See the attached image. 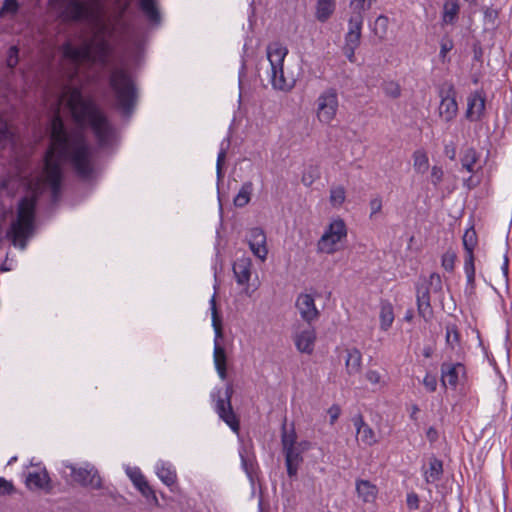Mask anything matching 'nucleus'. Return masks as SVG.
Segmentation results:
<instances>
[{"label":"nucleus","instance_id":"1","mask_svg":"<svg viewBox=\"0 0 512 512\" xmlns=\"http://www.w3.org/2000/svg\"><path fill=\"white\" fill-rule=\"evenodd\" d=\"M62 161H69L77 175L88 179L93 173L91 149L84 135L77 130L67 131L62 118L51 120L50 145L45 154L44 177L56 200L61 191Z\"/></svg>","mask_w":512,"mask_h":512},{"label":"nucleus","instance_id":"2","mask_svg":"<svg viewBox=\"0 0 512 512\" xmlns=\"http://www.w3.org/2000/svg\"><path fill=\"white\" fill-rule=\"evenodd\" d=\"M67 105L77 124H89L100 146H107L114 135V128L106 115L91 100L84 99L81 91L73 88Z\"/></svg>","mask_w":512,"mask_h":512},{"label":"nucleus","instance_id":"3","mask_svg":"<svg viewBox=\"0 0 512 512\" xmlns=\"http://www.w3.org/2000/svg\"><path fill=\"white\" fill-rule=\"evenodd\" d=\"M116 107L125 116H130L138 102V88L130 71L125 67H114L108 78Z\"/></svg>","mask_w":512,"mask_h":512},{"label":"nucleus","instance_id":"4","mask_svg":"<svg viewBox=\"0 0 512 512\" xmlns=\"http://www.w3.org/2000/svg\"><path fill=\"white\" fill-rule=\"evenodd\" d=\"M36 200L33 197H24L20 200L17 216L12 221L6 237L12 245L21 250L26 249L29 239L35 232Z\"/></svg>","mask_w":512,"mask_h":512},{"label":"nucleus","instance_id":"5","mask_svg":"<svg viewBox=\"0 0 512 512\" xmlns=\"http://www.w3.org/2000/svg\"><path fill=\"white\" fill-rule=\"evenodd\" d=\"M267 59L271 66L270 80L275 89L289 91L294 86L292 79L284 76L283 64L288 53V49L280 42H272L266 49Z\"/></svg>","mask_w":512,"mask_h":512},{"label":"nucleus","instance_id":"6","mask_svg":"<svg viewBox=\"0 0 512 512\" xmlns=\"http://www.w3.org/2000/svg\"><path fill=\"white\" fill-rule=\"evenodd\" d=\"M61 17L69 22H95L101 14L100 2L88 3L82 0H61Z\"/></svg>","mask_w":512,"mask_h":512},{"label":"nucleus","instance_id":"7","mask_svg":"<svg viewBox=\"0 0 512 512\" xmlns=\"http://www.w3.org/2000/svg\"><path fill=\"white\" fill-rule=\"evenodd\" d=\"M348 229L342 218L333 219L317 241V252L332 255L343 248Z\"/></svg>","mask_w":512,"mask_h":512},{"label":"nucleus","instance_id":"8","mask_svg":"<svg viewBox=\"0 0 512 512\" xmlns=\"http://www.w3.org/2000/svg\"><path fill=\"white\" fill-rule=\"evenodd\" d=\"M315 107L317 120L324 125H330L339 110L337 90L333 87L323 90L315 101Z\"/></svg>","mask_w":512,"mask_h":512},{"label":"nucleus","instance_id":"9","mask_svg":"<svg viewBox=\"0 0 512 512\" xmlns=\"http://www.w3.org/2000/svg\"><path fill=\"white\" fill-rule=\"evenodd\" d=\"M210 304L212 311V326L215 331L213 359L219 377L222 380H225L227 378V356L224 347L218 342V339L223 338V329L221 318L216 307L215 296L211 298Z\"/></svg>","mask_w":512,"mask_h":512},{"label":"nucleus","instance_id":"10","mask_svg":"<svg viewBox=\"0 0 512 512\" xmlns=\"http://www.w3.org/2000/svg\"><path fill=\"white\" fill-rule=\"evenodd\" d=\"M440 103L438 116L445 122H452L458 115L457 91L452 83H444L438 88Z\"/></svg>","mask_w":512,"mask_h":512},{"label":"nucleus","instance_id":"11","mask_svg":"<svg viewBox=\"0 0 512 512\" xmlns=\"http://www.w3.org/2000/svg\"><path fill=\"white\" fill-rule=\"evenodd\" d=\"M66 467L70 470L72 480L80 486L93 490L103 488V479L94 465L85 463L83 466L78 467L69 464Z\"/></svg>","mask_w":512,"mask_h":512},{"label":"nucleus","instance_id":"12","mask_svg":"<svg viewBox=\"0 0 512 512\" xmlns=\"http://www.w3.org/2000/svg\"><path fill=\"white\" fill-rule=\"evenodd\" d=\"M363 16H350L348 22V31L345 34V42L342 47L343 54L350 63H355V51L359 47L362 35Z\"/></svg>","mask_w":512,"mask_h":512},{"label":"nucleus","instance_id":"13","mask_svg":"<svg viewBox=\"0 0 512 512\" xmlns=\"http://www.w3.org/2000/svg\"><path fill=\"white\" fill-rule=\"evenodd\" d=\"M464 247V271L467 278V284L471 289L475 286V264H474V248L477 246V233L473 226L468 228L462 238Z\"/></svg>","mask_w":512,"mask_h":512},{"label":"nucleus","instance_id":"14","mask_svg":"<svg viewBox=\"0 0 512 512\" xmlns=\"http://www.w3.org/2000/svg\"><path fill=\"white\" fill-rule=\"evenodd\" d=\"M233 393V386L228 384L225 388V397L217 400L215 408L218 416L232 429V431L238 433L240 423L231 405Z\"/></svg>","mask_w":512,"mask_h":512},{"label":"nucleus","instance_id":"15","mask_svg":"<svg viewBox=\"0 0 512 512\" xmlns=\"http://www.w3.org/2000/svg\"><path fill=\"white\" fill-rule=\"evenodd\" d=\"M486 114V93L483 89L471 92L467 97L465 118L470 122L481 121Z\"/></svg>","mask_w":512,"mask_h":512},{"label":"nucleus","instance_id":"16","mask_svg":"<svg viewBox=\"0 0 512 512\" xmlns=\"http://www.w3.org/2000/svg\"><path fill=\"white\" fill-rule=\"evenodd\" d=\"M91 45L92 56L89 62L98 63L106 66L109 63L113 53V47L110 42L103 36L95 35L92 39L86 41Z\"/></svg>","mask_w":512,"mask_h":512},{"label":"nucleus","instance_id":"17","mask_svg":"<svg viewBox=\"0 0 512 512\" xmlns=\"http://www.w3.org/2000/svg\"><path fill=\"white\" fill-rule=\"evenodd\" d=\"M466 380V368L462 363H442L441 382L444 386L456 389L457 385Z\"/></svg>","mask_w":512,"mask_h":512},{"label":"nucleus","instance_id":"18","mask_svg":"<svg viewBox=\"0 0 512 512\" xmlns=\"http://www.w3.org/2000/svg\"><path fill=\"white\" fill-rule=\"evenodd\" d=\"M91 48V45L86 41L79 47L74 46L70 42H65L61 47V51L64 58L78 66L83 62H89L92 56Z\"/></svg>","mask_w":512,"mask_h":512},{"label":"nucleus","instance_id":"19","mask_svg":"<svg viewBox=\"0 0 512 512\" xmlns=\"http://www.w3.org/2000/svg\"><path fill=\"white\" fill-rule=\"evenodd\" d=\"M247 241L252 253L261 261H264L268 255L264 230L259 227L251 228L247 234Z\"/></svg>","mask_w":512,"mask_h":512},{"label":"nucleus","instance_id":"20","mask_svg":"<svg viewBox=\"0 0 512 512\" xmlns=\"http://www.w3.org/2000/svg\"><path fill=\"white\" fill-rule=\"evenodd\" d=\"M295 306L301 318L308 324L319 318L320 312L316 308L315 300L312 295L307 293L299 294Z\"/></svg>","mask_w":512,"mask_h":512},{"label":"nucleus","instance_id":"21","mask_svg":"<svg viewBox=\"0 0 512 512\" xmlns=\"http://www.w3.org/2000/svg\"><path fill=\"white\" fill-rule=\"evenodd\" d=\"M127 474L132 481L133 485L137 490L145 497L148 501L152 502L155 506H159V500L155 494V491L150 486L146 477L138 468L129 469Z\"/></svg>","mask_w":512,"mask_h":512},{"label":"nucleus","instance_id":"22","mask_svg":"<svg viewBox=\"0 0 512 512\" xmlns=\"http://www.w3.org/2000/svg\"><path fill=\"white\" fill-rule=\"evenodd\" d=\"M417 311L420 317L426 322L433 318V309L430 302V291L428 286H418L416 291Z\"/></svg>","mask_w":512,"mask_h":512},{"label":"nucleus","instance_id":"23","mask_svg":"<svg viewBox=\"0 0 512 512\" xmlns=\"http://www.w3.org/2000/svg\"><path fill=\"white\" fill-rule=\"evenodd\" d=\"M51 479L46 468H41L39 471L29 472L25 479V484L28 489H39L49 491L51 489Z\"/></svg>","mask_w":512,"mask_h":512},{"label":"nucleus","instance_id":"24","mask_svg":"<svg viewBox=\"0 0 512 512\" xmlns=\"http://www.w3.org/2000/svg\"><path fill=\"white\" fill-rule=\"evenodd\" d=\"M315 341L316 331L312 327L302 330L295 336V346L302 353L311 354L314 350Z\"/></svg>","mask_w":512,"mask_h":512},{"label":"nucleus","instance_id":"25","mask_svg":"<svg viewBox=\"0 0 512 512\" xmlns=\"http://www.w3.org/2000/svg\"><path fill=\"white\" fill-rule=\"evenodd\" d=\"M353 423L356 427L357 436L363 444L373 446L378 442L375 432L368 424L365 423L362 415L354 417Z\"/></svg>","mask_w":512,"mask_h":512},{"label":"nucleus","instance_id":"26","mask_svg":"<svg viewBox=\"0 0 512 512\" xmlns=\"http://www.w3.org/2000/svg\"><path fill=\"white\" fill-rule=\"evenodd\" d=\"M302 452L303 448L301 447L283 452L285 456L287 474L290 478L296 477L298 473V469L303 462Z\"/></svg>","mask_w":512,"mask_h":512},{"label":"nucleus","instance_id":"27","mask_svg":"<svg viewBox=\"0 0 512 512\" xmlns=\"http://www.w3.org/2000/svg\"><path fill=\"white\" fill-rule=\"evenodd\" d=\"M252 261L250 258L243 257L238 259L233 265V272L239 285L248 284L251 277Z\"/></svg>","mask_w":512,"mask_h":512},{"label":"nucleus","instance_id":"28","mask_svg":"<svg viewBox=\"0 0 512 512\" xmlns=\"http://www.w3.org/2000/svg\"><path fill=\"white\" fill-rule=\"evenodd\" d=\"M356 491L358 497L363 500V502L371 503L373 502L378 494V489L376 485L372 484L368 480H357L356 481Z\"/></svg>","mask_w":512,"mask_h":512},{"label":"nucleus","instance_id":"29","mask_svg":"<svg viewBox=\"0 0 512 512\" xmlns=\"http://www.w3.org/2000/svg\"><path fill=\"white\" fill-rule=\"evenodd\" d=\"M345 366L347 373L351 376L361 372L362 354L357 348L347 350Z\"/></svg>","mask_w":512,"mask_h":512},{"label":"nucleus","instance_id":"30","mask_svg":"<svg viewBox=\"0 0 512 512\" xmlns=\"http://www.w3.org/2000/svg\"><path fill=\"white\" fill-rule=\"evenodd\" d=\"M460 3L458 0H446L443 4L442 22L453 25L458 19Z\"/></svg>","mask_w":512,"mask_h":512},{"label":"nucleus","instance_id":"31","mask_svg":"<svg viewBox=\"0 0 512 512\" xmlns=\"http://www.w3.org/2000/svg\"><path fill=\"white\" fill-rule=\"evenodd\" d=\"M394 318L393 305L387 300H382L379 312L380 329L382 331H387L392 326Z\"/></svg>","mask_w":512,"mask_h":512},{"label":"nucleus","instance_id":"32","mask_svg":"<svg viewBox=\"0 0 512 512\" xmlns=\"http://www.w3.org/2000/svg\"><path fill=\"white\" fill-rule=\"evenodd\" d=\"M139 7L151 23L159 24L161 22V15L155 0H139Z\"/></svg>","mask_w":512,"mask_h":512},{"label":"nucleus","instance_id":"33","mask_svg":"<svg viewBox=\"0 0 512 512\" xmlns=\"http://www.w3.org/2000/svg\"><path fill=\"white\" fill-rule=\"evenodd\" d=\"M336 6L335 0H317L316 18L320 22L327 21L334 13Z\"/></svg>","mask_w":512,"mask_h":512},{"label":"nucleus","instance_id":"34","mask_svg":"<svg viewBox=\"0 0 512 512\" xmlns=\"http://www.w3.org/2000/svg\"><path fill=\"white\" fill-rule=\"evenodd\" d=\"M443 474V463L441 460L433 457L429 461V468L425 471V480L427 483H434L441 479Z\"/></svg>","mask_w":512,"mask_h":512},{"label":"nucleus","instance_id":"35","mask_svg":"<svg viewBox=\"0 0 512 512\" xmlns=\"http://www.w3.org/2000/svg\"><path fill=\"white\" fill-rule=\"evenodd\" d=\"M252 192L253 183L250 181L243 183L239 192L234 197V205L239 208L246 206L250 202Z\"/></svg>","mask_w":512,"mask_h":512},{"label":"nucleus","instance_id":"36","mask_svg":"<svg viewBox=\"0 0 512 512\" xmlns=\"http://www.w3.org/2000/svg\"><path fill=\"white\" fill-rule=\"evenodd\" d=\"M479 160V154L473 147L467 148L461 156L462 168L469 173L475 172V165Z\"/></svg>","mask_w":512,"mask_h":512},{"label":"nucleus","instance_id":"37","mask_svg":"<svg viewBox=\"0 0 512 512\" xmlns=\"http://www.w3.org/2000/svg\"><path fill=\"white\" fill-rule=\"evenodd\" d=\"M281 444L283 452L292 450L294 448L300 447L301 444H297V435L292 428L290 431L286 429V425L284 424L282 427V433H281Z\"/></svg>","mask_w":512,"mask_h":512},{"label":"nucleus","instance_id":"38","mask_svg":"<svg viewBox=\"0 0 512 512\" xmlns=\"http://www.w3.org/2000/svg\"><path fill=\"white\" fill-rule=\"evenodd\" d=\"M157 475L160 478V480L169 487L176 484V471L172 469L170 466L162 464L161 466L157 467Z\"/></svg>","mask_w":512,"mask_h":512},{"label":"nucleus","instance_id":"39","mask_svg":"<svg viewBox=\"0 0 512 512\" xmlns=\"http://www.w3.org/2000/svg\"><path fill=\"white\" fill-rule=\"evenodd\" d=\"M413 167L418 173H425L429 168V159L424 150H416L413 153Z\"/></svg>","mask_w":512,"mask_h":512},{"label":"nucleus","instance_id":"40","mask_svg":"<svg viewBox=\"0 0 512 512\" xmlns=\"http://www.w3.org/2000/svg\"><path fill=\"white\" fill-rule=\"evenodd\" d=\"M346 200V190L343 186H333L330 188L329 202L332 207L339 208Z\"/></svg>","mask_w":512,"mask_h":512},{"label":"nucleus","instance_id":"41","mask_svg":"<svg viewBox=\"0 0 512 512\" xmlns=\"http://www.w3.org/2000/svg\"><path fill=\"white\" fill-rule=\"evenodd\" d=\"M445 339L447 346H449L451 349H455L456 347L460 346V333L455 324L446 325Z\"/></svg>","mask_w":512,"mask_h":512},{"label":"nucleus","instance_id":"42","mask_svg":"<svg viewBox=\"0 0 512 512\" xmlns=\"http://www.w3.org/2000/svg\"><path fill=\"white\" fill-rule=\"evenodd\" d=\"M389 19L385 15H380L376 18L372 31L375 36H377L380 40H383L388 31Z\"/></svg>","mask_w":512,"mask_h":512},{"label":"nucleus","instance_id":"43","mask_svg":"<svg viewBox=\"0 0 512 512\" xmlns=\"http://www.w3.org/2000/svg\"><path fill=\"white\" fill-rule=\"evenodd\" d=\"M375 0H351L350 9L351 16H363L364 12L368 11Z\"/></svg>","mask_w":512,"mask_h":512},{"label":"nucleus","instance_id":"44","mask_svg":"<svg viewBox=\"0 0 512 512\" xmlns=\"http://www.w3.org/2000/svg\"><path fill=\"white\" fill-rule=\"evenodd\" d=\"M382 90L384 94L391 98V99H397L401 96V86L396 81H385L382 84Z\"/></svg>","mask_w":512,"mask_h":512},{"label":"nucleus","instance_id":"45","mask_svg":"<svg viewBox=\"0 0 512 512\" xmlns=\"http://www.w3.org/2000/svg\"><path fill=\"white\" fill-rule=\"evenodd\" d=\"M457 259V255L454 251L448 250L446 251L441 258V266L447 272H453L455 267V261Z\"/></svg>","mask_w":512,"mask_h":512},{"label":"nucleus","instance_id":"46","mask_svg":"<svg viewBox=\"0 0 512 512\" xmlns=\"http://www.w3.org/2000/svg\"><path fill=\"white\" fill-rule=\"evenodd\" d=\"M18 62H19V49L17 46H11L8 49V53H7V60H6L7 66L9 68H14L17 66Z\"/></svg>","mask_w":512,"mask_h":512},{"label":"nucleus","instance_id":"47","mask_svg":"<svg viewBox=\"0 0 512 512\" xmlns=\"http://www.w3.org/2000/svg\"><path fill=\"white\" fill-rule=\"evenodd\" d=\"M453 47L454 43L451 38L445 37L441 40L439 56L443 62L445 61L447 53L450 52L453 49Z\"/></svg>","mask_w":512,"mask_h":512},{"label":"nucleus","instance_id":"48","mask_svg":"<svg viewBox=\"0 0 512 512\" xmlns=\"http://www.w3.org/2000/svg\"><path fill=\"white\" fill-rule=\"evenodd\" d=\"M382 206H383V203H382L381 196L377 195V196L371 198V200L369 202V207L371 210L369 217L372 219L377 213H380L382 210Z\"/></svg>","mask_w":512,"mask_h":512},{"label":"nucleus","instance_id":"49","mask_svg":"<svg viewBox=\"0 0 512 512\" xmlns=\"http://www.w3.org/2000/svg\"><path fill=\"white\" fill-rule=\"evenodd\" d=\"M499 9L493 8V7H487L484 10V20L487 23H490L492 25L495 24L496 20L499 17Z\"/></svg>","mask_w":512,"mask_h":512},{"label":"nucleus","instance_id":"50","mask_svg":"<svg viewBox=\"0 0 512 512\" xmlns=\"http://www.w3.org/2000/svg\"><path fill=\"white\" fill-rule=\"evenodd\" d=\"M15 492V487L11 481L0 477V495H11Z\"/></svg>","mask_w":512,"mask_h":512},{"label":"nucleus","instance_id":"51","mask_svg":"<svg viewBox=\"0 0 512 512\" xmlns=\"http://www.w3.org/2000/svg\"><path fill=\"white\" fill-rule=\"evenodd\" d=\"M19 5L17 0H5L0 11V15L3 13H16L18 11Z\"/></svg>","mask_w":512,"mask_h":512},{"label":"nucleus","instance_id":"52","mask_svg":"<svg viewBox=\"0 0 512 512\" xmlns=\"http://www.w3.org/2000/svg\"><path fill=\"white\" fill-rule=\"evenodd\" d=\"M443 170L439 166H433L431 169V181L434 186L440 184L443 180Z\"/></svg>","mask_w":512,"mask_h":512},{"label":"nucleus","instance_id":"53","mask_svg":"<svg viewBox=\"0 0 512 512\" xmlns=\"http://www.w3.org/2000/svg\"><path fill=\"white\" fill-rule=\"evenodd\" d=\"M429 286L432 287L434 292L442 290V280L438 273H432L429 277Z\"/></svg>","mask_w":512,"mask_h":512},{"label":"nucleus","instance_id":"54","mask_svg":"<svg viewBox=\"0 0 512 512\" xmlns=\"http://www.w3.org/2000/svg\"><path fill=\"white\" fill-rule=\"evenodd\" d=\"M406 503L409 509L416 510L419 508V497L415 492L407 494Z\"/></svg>","mask_w":512,"mask_h":512},{"label":"nucleus","instance_id":"55","mask_svg":"<svg viewBox=\"0 0 512 512\" xmlns=\"http://www.w3.org/2000/svg\"><path fill=\"white\" fill-rule=\"evenodd\" d=\"M10 136L7 122L0 116V142L8 140Z\"/></svg>","mask_w":512,"mask_h":512},{"label":"nucleus","instance_id":"56","mask_svg":"<svg viewBox=\"0 0 512 512\" xmlns=\"http://www.w3.org/2000/svg\"><path fill=\"white\" fill-rule=\"evenodd\" d=\"M225 158H226V148H222L217 156L216 168H217L218 178L222 177V166L224 164Z\"/></svg>","mask_w":512,"mask_h":512},{"label":"nucleus","instance_id":"57","mask_svg":"<svg viewBox=\"0 0 512 512\" xmlns=\"http://www.w3.org/2000/svg\"><path fill=\"white\" fill-rule=\"evenodd\" d=\"M341 414V408L334 404L328 409V415L330 417V424L333 425Z\"/></svg>","mask_w":512,"mask_h":512},{"label":"nucleus","instance_id":"58","mask_svg":"<svg viewBox=\"0 0 512 512\" xmlns=\"http://www.w3.org/2000/svg\"><path fill=\"white\" fill-rule=\"evenodd\" d=\"M423 383L430 392H434L436 390L437 380L435 376L426 375V377L423 380Z\"/></svg>","mask_w":512,"mask_h":512},{"label":"nucleus","instance_id":"59","mask_svg":"<svg viewBox=\"0 0 512 512\" xmlns=\"http://www.w3.org/2000/svg\"><path fill=\"white\" fill-rule=\"evenodd\" d=\"M366 379L372 384H379L381 382V375L376 370H369L366 373Z\"/></svg>","mask_w":512,"mask_h":512},{"label":"nucleus","instance_id":"60","mask_svg":"<svg viewBox=\"0 0 512 512\" xmlns=\"http://www.w3.org/2000/svg\"><path fill=\"white\" fill-rule=\"evenodd\" d=\"M483 49L479 44L473 45V59L477 62H482Z\"/></svg>","mask_w":512,"mask_h":512},{"label":"nucleus","instance_id":"61","mask_svg":"<svg viewBox=\"0 0 512 512\" xmlns=\"http://www.w3.org/2000/svg\"><path fill=\"white\" fill-rule=\"evenodd\" d=\"M428 439L433 442L437 439V431L433 427H430L426 433Z\"/></svg>","mask_w":512,"mask_h":512},{"label":"nucleus","instance_id":"62","mask_svg":"<svg viewBox=\"0 0 512 512\" xmlns=\"http://www.w3.org/2000/svg\"><path fill=\"white\" fill-rule=\"evenodd\" d=\"M508 268H509V259H508L507 255H505L503 265H502V270H503V273L505 276L508 275Z\"/></svg>","mask_w":512,"mask_h":512},{"label":"nucleus","instance_id":"63","mask_svg":"<svg viewBox=\"0 0 512 512\" xmlns=\"http://www.w3.org/2000/svg\"><path fill=\"white\" fill-rule=\"evenodd\" d=\"M420 411L419 407L417 405H412L411 407V414H410V418L412 420H417V413Z\"/></svg>","mask_w":512,"mask_h":512},{"label":"nucleus","instance_id":"64","mask_svg":"<svg viewBox=\"0 0 512 512\" xmlns=\"http://www.w3.org/2000/svg\"><path fill=\"white\" fill-rule=\"evenodd\" d=\"M446 153L451 160L455 159V155H456L455 148H451V150H449L448 147H446Z\"/></svg>","mask_w":512,"mask_h":512}]
</instances>
